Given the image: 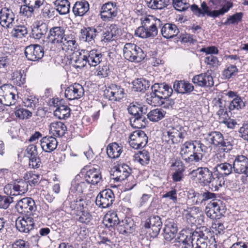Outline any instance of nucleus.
I'll return each instance as SVG.
<instances>
[{
    "label": "nucleus",
    "mask_w": 248,
    "mask_h": 248,
    "mask_svg": "<svg viewBox=\"0 0 248 248\" xmlns=\"http://www.w3.org/2000/svg\"><path fill=\"white\" fill-rule=\"evenodd\" d=\"M208 147L198 140L186 141L181 148L180 155L182 159L187 164H191L201 160L203 153L207 152Z\"/></svg>",
    "instance_id": "1"
},
{
    "label": "nucleus",
    "mask_w": 248,
    "mask_h": 248,
    "mask_svg": "<svg viewBox=\"0 0 248 248\" xmlns=\"http://www.w3.org/2000/svg\"><path fill=\"white\" fill-rule=\"evenodd\" d=\"M128 113L132 115L130 118V123L135 128H145L148 123L145 114L147 113V108L137 102L131 103L127 108Z\"/></svg>",
    "instance_id": "2"
},
{
    "label": "nucleus",
    "mask_w": 248,
    "mask_h": 248,
    "mask_svg": "<svg viewBox=\"0 0 248 248\" xmlns=\"http://www.w3.org/2000/svg\"><path fill=\"white\" fill-rule=\"evenodd\" d=\"M204 140L210 145L217 147L220 153H228L232 148V145L228 139H224L219 131H212L203 135Z\"/></svg>",
    "instance_id": "3"
},
{
    "label": "nucleus",
    "mask_w": 248,
    "mask_h": 248,
    "mask_svg": "<svg viewBox=\"0 0 248 248\" xmlns=\"http://www.w3.org/2000/svg\"><path fill=\"white\" fill-rule=\"evenodd\" d=\"M164 138L169 143L172 144L182 142L187 135L185 127L176 124L167 127L164 132Z\"/></svg>",
    "instance_id": "4"
},
{
    "label": "nucleus",
    "mask_w": 248,
    "mask_h": 248,
    "mask_svg": "<svg viewBox=\"0 0 248 248\" xmlns=\"http://www.w3.org/2000/svg\"><path fill=\"white\" fill-rule=\"evenodd\" d=\"M152 92L147 96V101L150 103H156V100L163 99L164 97H170L173 93L171 86L163 82L155 83L151 86ZM158 102H157V103Z\"/></svg>",
    "instance_id": "5"
},
{
    "label": "nucleus",
    "mask_w": 248,
    "mask_h": 248,
    "mask_svg": "<svg viewBox=\"0 0 248 248\" xmlns=\"http://www.w3.org/2000/svg\"><path fill=\"white\" fill-rule=\"evenodd\" d=\"M124 58L129 61L140 62L146 56V54L139 46L132 43H126L123 48Z\"/></svg>",
    "instance_id": "6"
},
{
    "label": "nucleus",
    "mask_w": 248,
    "mask_h": 248,
    "mask_svg": "<svg viewBox=\"0 0 248 248\" xmlns=\"http://www.w3.org/2000/svg\"><path fill=\"white\" fill-rule=\"evenodd\" d=\"M18 96L16 89L12 86L4 85L0 87V100L6 106L14 105Z\"/></svg>",
    "instance_id": "7"
},
{
    "label": "nucleus",
    "mask_w": 248,
    "mask_h": 248,
    "mask_svg": "<svg viewBox=\"0 0 248 248\" xmlns=\"http://www.w3.org/2000/svg\"><path fill=\"white\" fill-rule=\"evenodd\" d=\"M17 211L26 216L32 215L37 210L34 201L31 198L26 197L18 201L15 205Z\"/></svg>",
    "instance_id": "8"
},
{
    "label": "nucleus",
    "mask_w": 248,
    "mask_h": 248,
    "mask_svg": "<svg viewBox=\"0 0 248 248\" xmlns=\"http://www.w3.org/2000/svg\"><path fill=\"white\" fill-rule=\"evenodd\" d=\"M115 200L114 194L110 189H104L99 193L96 197L95 203L102 208H106L112 205Z\"/></svg>",
    "instance_id": "9"
},
{
    "label": "nucleus",
    "mask_w": 248,
    "mask_h": 248,
    "mask_svg": "<svg viewBox=\"0 0 248 248\" xmlns=\"http://www.w3.org/2000/svg\"><path fill=\"white\" fill-rule=\"evenodd\" d=\"M143 226L145 229H150L149 232L152 237H156L162 226L161 218L158 216H150L146 219Z\"/></svg>",
    "instance_id": "10"
},
{
    "label": "nucleus",
    "mask_w": 248,
    "mask_h": 248,
    "mask_svg": "<svg viewBox=\"0 0 248 248\" xmlns=\"http://www.w3.org/2000/svg\"><path fill=\"white\" fill-rule=\"evenodd\" d=\"M192 178H197L199 182L204 186L209 185L214 175V170H210L207 167H200L190 172Z\"/></svg>",
    "instance_id": "11"
},
{
    "label": "nucleus",
    "mask_w": 248,
    "mask_h": 248,
    "mask_svg": "<svg viewBox=\"0 0 248 248\" xmlns=\"http://www.w3.org/2000/svg\"><path fill=\"white\" fill-rule=\"evenodd\" d=\"M129 144L134 149L144 147L148 142V137L143 131L137 130L133 132L129 136Z\"/></svg>",
    "instance_id": "12"
},
{
    "label": "nucleus",
    "mask_w": 248,
    "mask_h": 248,
    "mask_svg": "<svg viewBox=\"0 0 248 248\" xmlns=\"http://www.w3.org/2000/svg\"><path fill=\"white\" fill-rule=\"evenodd\" d=\"M117 3L108 2L104 4L100 11V16L105 22L111 21L117 16Z\"/></svg>",
    "instance_id": "13"
},
{
    "label": "nucleus",
    "mask_w": 248,
    "mask_h": 248,
    "mask_svg": "<svg viewBox=\"0 0 248 248\" xmlns=\"http://www.w3.org/2000/svg\"><path fill=\"white\" fill-rule=\"evenodd\" d=\"M24 53L28 60L35 62L43 57L44 51L39 45H31L26 47Z\"/></svg>",
    "instance_id": "14"
},
{
    "label": "nucleus",
    "mask_w": 248,
    "mask_h": 248,
    "mask_svg": "<svg viewBox=\"0 0 248 248\" xmlns=\"http://www.w3.org/2000/svg\"><path fill=\"white\" fill-rule=\"evenodd\" d=\"M15 23V16L13 11L7 7L0 10V24L4 28H10Z\"/></svg>",
    "instance_id": "15"
},
{
    "label": "nucleus",
    "mask_w": 248,
    "mask_h": 248,
    "mask_svg": "<svg viewBox=\"0 0 248 248\" xmlns=\"http://www.w3.org/2000/svg\"><path fill=\"white\" fill-rule=\"evenodd\" d=\"M9 189H11L10 193L11 196L24 194L28 190V182L25 179H21L19 181H16L13 184H8L5 186L4 188L5 193H7L6 190Z\"/></svg>",
    "instance_id": "16"
},
{
    "label": "nucleus",
    "mask_w": 248,
    "mask_h": 248,
    "mask_svg": "<svg viewBox=\"0 0 248 248\" xmlns=\"http://www.w3.org/2000/svg\"><path fill=\"white\" fill-rule=\"evenodd\" d=\"M84 90L81 85L75 83L65 90V97L69 100L78 99L83 96Z\"/></svg>",
    "instance_id": "17"
},
{
    "label": "nucleus",
    "mask_w": 248,
    "mask_h": 248,
    "mask_svg": "<svg viewBox=\"0 0 248 248\" xmlns=\"http://www.w3.org/2000/svg\"><path fill=\"white\" fill-rule=\"evenodd\" d=\"M106 97L112 101H119L124 97V89L120 86L111 84L105 91Z\"/></svg>",
    "instance_id": "18"
},
{
    "label": "nucleus",
    "mask_w": 248,
    "mask_h": 248,
    "mask_svg": "<svg viewBox=\"0 0 248 248\" xmlns=\"http://www.w3.org/2000/svg\"><path fill=\"white\" fill-rule=\"evenodd\" d=\"M233 172L243 174L248 170V158L244 155H237L232 162Z\"/></svg>",
    "instance_id": "19"
},
{
    "label": "nucleus",
    "mask_w": 248,
    "mask_h": 248,
    "mask_svg": "<svg viewBox=\"0 0 248 248\" xmlns=\"http://www.w3.org/2000/svg\"><path fill=\"white\" fill-rule=\"evenodd\" d=\"M100 32L93 27H84L80 30L79 37L80 41L93 44Z\"/></svg>",
    "instance_id": "20"
},
{
    "label": "nucleus",
    "mask_w": 248,
    "mask_h": 248,
    "mask_svg": "<svg viewBox=\"0 0 248 248\" xmlns=\"http://www.w3.org/2000/svg\"><path fill=\"white\" fill-rule=\"evenodd\" d=\"M192 81L196 86L201 87H211L214 85L213 77L206 73L194 76Z\"/></svg>",
    "instance_id": "21"
},
{
    "label": "nucleus",
    "mask_w": 248,
    "mask_h": 248,
    "mask_svg": "<svg viewBox=\"0 0 248 248\" xmlns=\"http://www.w3.org/2000/svg\"><path fill=\"white\" fill-rule=\"evenodd\" d=\"M112 175L115 176L114 179L116 181H122L130 177L132 170L130 168L125 164L119 165L114 167Z\"/></svg>",
    "instance_id": "22"
},
{
    "label": "nucleus",
    "mask_w": 248,
    "mask_h": 248,
    "mask_svg": "<svg viewBox=\"0 0 248 248\" xmlns=\"http://www.w3.org/2000/svg\"><path fill=\"white\" fill-rule=\"evenodd\" d=\"M18 218L16 222V227L19 232L28 233L33 229L34 227V219L30 217H22L21 219Z\"/></svg>",
    "instance_id": "23"
},
{
    "label": "nucleus",
    "mask_w": 248,
    "mask_h": 248,
    "mask_svg": "<svg viewBox=\"0 0 248 248\" xmlns=\"http://www.w3.org/2000/svg\"><path fill=\"white\" fill-rule=\"evenodd\" d=\"M84 178L88 185H95L99 183L102 179V175L98 166L87 170Z\"/></svg>",
    "instance_id": "24"
},
{
    "label": "nucleus",
    "mask_w": 248,
    "mask_h": 248,
    "mask_svg": "<svg viewBox=\"0 0 248 248\" xmlns=\"http://www.w3.org/2000/svg\"><path fill=\"white\" fill-rule=\"evenodd\" d=\"M136 225L134 220L129 217H125L119 224L117 230L123 234H130L135 230Z\"/></svg>",
    "instance_id": "25"
},
{
    "label": "nucleus",
    "mask_w": 248,
    "mask_h": 248,
    "mask_svg": "<svg viewBox=\"0 0 248 248\" xmlns=\"http://www.w3.org/2000/svg\"><path fill=\"white\" fill-rule=\"evenodd\" d=\"M65 31L62 27H54L49 30L48 39L52 44H61L64 36Z\"/></svg>",
    "instance_id": "26"
},
{
    "label": "nucleus",
    "mask_w": 248,
    "mask_h": 248,
    "mask_svg": "<svg viewBox=\"0 0 248 248\" xmlns=\"http://www.w3.org/2000/svg\"><path fill=\"white\" fill-rule=\"evenodd\" d=\"M201 8L202 9L199 8V6L195 4H193L190 6L191 11L196 16L199 17L201 15L203 16L205 15H206L208 16L215 18V10L212 11L210 10L209 6H207L205 2L203 1L202 3Z\"/></svg>",
    "instance_id": "27"
},
{
    "label": "nucleus",
    "mask_w": 248,
    "mask_h": 248,
    "mask_svg": "<svg viewBox=\"0 0 248 248\" xmlns=\"http://www.w3.org/2000/svg\"><path fill=\"white\" fill-rule=\"evenodd\" d=\"M86 53L88 64L90 66H96L102 61L103 55L100 50L97 49H92L90 51L84 50Z\"/></svg>",
    "instance_id": "28"
},
{
    "label": "nucleus",
    "mask_w": 248,
    "mask_h": 248,
    "mask_svg": "<svg viewBox=\"0 0 248 248\" xmlns=\"http://www.w3.org/2000/svg\"><path fill=\"white\" fill-rule=\"evenodd\" d=\"M173 87L175 92L181 94L189 93L194 90L191 83L185 80H175Z\"/></svg>",
    "instance_id": "29"
},
{
    "label": "nucleus",
    "mask_w": 248,
    "mask_h": 248,
    "mask_svg": "<svg viewBox=\"0 0 248 248\" xmlns=\"http://www.w3.org/2000/svg\"><path fill=\"white\" fill-rule=\"evenodd\" d=\"M161 28V34L163 37L168 39L176 36L179 33V29L174 24L166 23L162 24Z\"/></svg>",
    "instance_id": "30"
},
{
    "label": "nucleus",
    "mask_w": 248,
    "mask_h": 248,
    "mask_svg": "<svg viewBox=\"0 0 248 248\" xmlns=\"http://www.w3.org/2000/svg\"><path fill=\"white\" fill-rule=\"evenodd\" d=\"M57 143L56 139L52 136L43 137L40 141L41 148L46 152L54 151L57 146Z\"/></svg>",
    "instance_id": "31"
},
{
    "label": "nucleus",
    "mask_w": 248,
    "mask_h": 248,
    "mask_svg": "<svg viewBox=\"0 0 248 248\" xmlns=\"http://www.w3.org/2000/svg\"><path fill=\"white\" fill-rule=\"evenodd\" d=\"M194 238H192V248H217V245L215 236H211L208 241H203L202 239H196L195 242Z\"/></svg>",
    "instance_id": "32"
},
{
    "label": "nucleus",
    "mask_w": 248,
    "mask_h": 248,
    "mask_svg": "<svg viewBox=\"0 0 248 248\" xmlns=\"http://www.w3.org/2000/svg\"><path fill=\"white\" fill-rule=\"evenodd\" d=\"M232 164L225 162L217 164L214 168V171L223 177H227L233 172Z\"/></svg>",
    "instance_id": "33"
},
{
    "label": "nucleus",
    "mask_w": 248,
    "mask_h": 248,
    "mask_svg": "<svg viewBox=\"0 0 248 248\" xmlns=\"http://www.w3.org/2000/svg\"><path fill=\"white\" fill-rule=\"evenodd\" d=\"M48 30V25L47 24L38 22L36 26L32 29L31 36L35 39H40L43 38Z\"/></svg>",
    "instance_id": "34"
},
{
    "label": "nucleus",
    "mask_w": 248,
    "mask_h": 248,
    "mask_svg": "<svg viewBox=\"0 0 248 248\" xmlns=\"http://www.w3.org/2000/svg\"><path fill=\"white\" fill-rule=\"evenodd\" d=\"M70 199V196H68L65 203L66 204H67V203L69 204V207L72 210L80 211L87 208V202L85 199L78 197L74 199V200L71 202L69 201Z\"/></svg>",
    "instance_id": "35"
},
{
    "label": "nucleus",
    "mask_w": 248,
    "mask_h": 248,
    "mask_svg": "<svg viewBox=\"0 0 248 248\" xmlns=\"http://www.w3.org/2000/svg\"><path fill=\"white\" fill-rule=\"evenodd\" d=\"M89 10V4L85 0L77 1L73 7V12L75 16H83Z\"/></svg>",
    "instance_id": "36"
},
{
    "label": "nucleus",
    "mask_w": 248,
    "mask_h": 248,
    "mask_svg": "<svg viewBox=\"0 0 248 248\" xmlns=\"http://www.w3.org/2000/svg\"><path fill=\"white\" fill-rule=\"evenodd\" d=\"M120 222L121 221L115 212L107 214L103 220V223L107 228H111L116 226L117 228Z\"/></svg>",
    "instance_id": "37"
},
{
    "label": "nucleus",
    "mask_w": 248,
    "mask_h": 248,
    "mask_svg": "<svg viewBox=\"0 0 248 248\" xmlns=\"http://www.w3.org/2000/svg\"><path fill=\"white\" fill-rule=\"evenodd\" d=\"M133 88L134 91L144 92L151 86L150 81L144 78H138L132 82Z\"/></svg>",
    "instance_id": "38"
},
{
    "label": "nucleus",
    "mask_w": 248,
    "mask_h": 248,
    "mask_svg": "<svg viewBox=\"0 0 248 248\" xmlns=\"http://www.w3.org/2000/svg\"><path fill=\"white\" fill-rule=\"evenodd\" d=\"M214 172V175L213 176V179L209 183V188L213 191H218L220 187L225 185V181L224 177L218 175L215 171Z\"/></svg>",
    "instance_id": "39"
},
{
    "label": "nucleus",
    "mask_w": 248,
    "mask_h": 248,
    "mask_svg": "<svg viewBox=\"0 0 248 248\" xmlns=\"http://www.w3.org/2000/svg\"><path fill=\"white\" fill-rule=\"evenodd\" d=\"M123 152V147L116 142L109 144L107 148V154L110 158L119 157Z\"/></svg>",
    "instance_id": "40"
},
{
    "label": "nucleus",
    "mask_w": 248,
    "mask_h": 248,
    "mask_svg": "<svg viewBox=\"0 0 248 248\" xmlns=\"http://www.w3.org/2000/svg\"><path fill=\"white\" fill-rule=\"evenodd\" d=\"M50 129L54 136L61 137L64 135L67 127L64 123L56 121L51 123Z\"/></svg>",
    "instance_id": "41"
},
{
    "label": "nucleus",
    "mask_w": 248,
    "mask_h": 248,
    "mask_svg": "<svg viewBox=\"0 0 248 248\" xmlns=\"http://www.w3.org/2000/svg\"><path fill=\"white\" fill-rule=\"evenodd\" d=\"M147 5L152 9L161 10L169 6L172 7L170 0H150L147 2Z\"/></svg>",
    "instance_id": "42"
},
{
    "label": "nucleus",
    "mask_w": 248,
    "mask_h": 248,
    "mask_svg": "<svg viewBox=\"0 0 248 248\" xmlns=\"http://www.w3.org/2000/svg\"><path fill=\"white\" fill-rule=\"evenodd\" d=\"M166 114V112L162 109L155 108L148 113L147 116L150 121L157 122L164 118Z\"/></svg>",
    "instance_id": "43"
},
{
    "label": "nucleus",
    "mask_w": 248,
    "mask_h": 248,
    "mask_svg": "<svg viewBox=\"0 0 248 248\" xmlns=\"http://www.w3.org/2000/svg\"><path fill=\"white\" fill-rule=\"evenodd\" d=\"M54 4L60 15H65L69 13L70 4L68 0H56Z\"/></svg>",
    "instance_id": "44"
},
{
    "label": "nucleus",
    "mask_w": 248,
    "mask_h": 248,
    "mask_svg": "<svg viewBox=\"0 0 248 248\" xmlns=\"http://www.w3.org/2000/svg\"><path fill=\"white\" fill-rule=\"evenodd\" d=\"M70 108L66 105H60L54 111V115L59 119H66L70 117Z\"/></svg>",
    "instance_id": "45"
},
{
    "label": "nucleus",
    "mask_w": 248,
    "mask_h": 248,
    "mask_svg": "<svg viewBox=\"0 0 248 248\" xmlns=\"http://www.w3.org/2000/svg\"><path fill=\"white\" fill-rule=\"evenodd\" d=\"M84 50H81V51L79 53V55L76 56L75 59L73 58V61L76 63L75 67L76 68H83L87 63L88 64L87 54L84 52Z\"/></svg>",
    "instance_id": "46"
},
{
    "label": "nucleus",
    "mask_w": 248,
    "mask_h": 248,
    "mask_svg": "<svg viewBox=\"0 0 248 248\" xmlns=\"http://www.w3.org/2000/svg\"><path fill=\"white\" fill-rule=\"evenodd\" d=\"M156 103H150L149 104L154 106H161L162 108H172L174 105V101L173 99L170 98V97H164L163 99H159L156 100Z\"/></svg>",
    "instance_id": "47"
},
{
    "label": "nucleus",
    "mask_w": 248,
    "mask_h": 248,
    "mask_svg": "<svg viewBox=\"0 0 248 248\" xmlns=\"http://www.w3.org/2000/svg\"><path fill=\"white\" fill-rule=\"evenodd\" d=\"M210 202L212 204V207L216 212V214L217 215V218H219L221 216H223L225 213V209L222 202L220 200H212Z\"/></svg>",
    "instance_id": "48"
},
{
    "label": "nucleus",
    "mask_w": 248,
    "mask_h": 248,
    "mask_svg": "<svg viewBox=\"0 0 248 248\" xmlns=\"http://www.w3.org/2000/svg\"><path fill=\"white\" fill-rule=\"evenodd\" d=\"M245 107V103L240 96H236L230 102L229 109L230 111L233 110H239Z\"/></svg>",
    "instance_id": "49"
},
{
    "label": "nucleus",
    "mask_w": 248,
    "mask_h": 248,
    "mask_svg": "<svg viewBox=\"0 0 248 248\" xmlns=\"http://www.w3.org/2000/svg\"><path fill=\"white\" fill-rule=\"evenodd\" d=\"M243 16V13H236L232 16H229L226 20L223 23V24L227 26L230 24H238L242 21Z\"/></svg>",
    "instance_id": "50"
},
{
    "label": "nucleus",
    "mask_w": 248,
    "mask_h": 248,
    "mask_svg": "<svg viewBox=\"0 0 248 248\" xmlns=\"http://www.w3.org/2000/svg\"><path fill=\"white\" fill-rule=\"evenodd\" d=\"M24 178L31 186H35L40 181V176L31 171L26 173Z\"/></svg>",
    "instance_id": "51"
},
{
    "label": "nucleus",
    "mask_w": 248,
    "mask_h": 248,
    "mask_svg": "<svg viewBox=\"0 0 248 248\" xmlns=\"http://www.w3.org/2000/svg\"><path fill=\"white\" fill-rule=\"evenodd\" d=\"M139 156L136 157L137 159L142 165L148 164L150 160V154L146 150H142L139 152Z\"/></svg>",
    "instance_id": "52"
},
{
    "label": "nucleus",
    "mask_w": 248,
    "mask_h": 248,
    "mask_svg": "<svg viewBox=\"0 0 248 248\" xmlns=\"http://www.w3.org/2000/svg\"><path fill=\"white\" fill-rule=\"evenodd\" d=\"M28 33L27 28L24 26H17L12 31V35L16 38H22Z\"/></svg>",
    "instance_id": "53"
},
{
    "label": "nucleus",
    "mask_w": 248,
    "mask_h": 248,
    "mask_svg": "<svg viewBox=\"0 0 248 248\" xmlns=\"http://www.w3.org/2000/svg\"><path fill=\"white\" fill-rule=\"evenodd\" d=\"M88 185L86 181H81L79 183L75 182L72 184L70 191L71 192L76 191L78 193H82L87 188Z\"/></svg>",
    "instance_id": "54"
},
{
    "label": "nucleus",
    "mask_w": 248,
    "mask_h": 248,
    "mask_svg": "<svg viewBox=\"0 0 248 248\" xmlns=\"http://www.w3.org/2000/svg\"><path fill=\"white\" fill-rule=\"evenodd\" d=\"M36 8L31 5L25 4L20 6V14L27 17H31L34 13V11Z\"/></svg>",
    "instance_id": "55"
},
{
    "label": "nucleus",
    "mask_w": 248,
    "mask_h": 248,
    "mask_svg": "<svg viewBox=\"0 0 248 248\" xmlns=\"http://www.w3.org/2000/svg\"><path fill=\"white\" fill-rule=\"evenodd\" d=\"M43 6L41 9V15L43 17L46 19L52 17L54 16V12H55L51 5L46 3L42 5Z\"/></svg>",
    "instance_id": "56"
},
{
    "label": "nucleus",
    "mask_w": 248,
    "mask_h": 248,
    "mask_svg": "<svg viewBox=\"0 0 248 248\" xmlns=\"http://www.w3.org/2000/svg\"><path fill=\"white\" fill-rule=\"evenodd\" d=\"M225 3L224 4H222V5L220 6L221 8L219 10H215V18L220 16H223L233 7V3L232 2L226 1Z\"/></svg>",
    "instance_id": "57"
},
{
    "label": "nucleus",
    "mask_w": 248,
    "mask_h": 248,
    "mask_svg": "<svg viewBox=\"0 0 248 248\" xmlns=\"http://www.w3.org/2000/svg\"><path fill=\"white\" fill-rule=\"evenodd\" d=\"M172 6L177 11H185L189 7V4L184 0H172Z\"/></svg>",
    "instance_id": "58"
},
{
    "label": "nucleus",
    "mask_w": 248,
    "mask_h": 248,
    "mask_svg": "<svg viewBox=\"0 0 248 248\" xmlns=\"http://www.w3.org/2000/svg\"><path fill=\"white\" fill-rule=\"evenodd\" d=\"M11 59L9 53L2 54L0 56V70H6L8 67Z\"/></svg>",
    "instance_id": "59"
},
{
    "label": "nucleus",
    "mask_w": 248,
    "mask_h": 248,
    "mask_svg": "<svg viewBox=\"0 0 248 248\" xmlns=\"http://www.w3.org/2000/svg\"><path fill=\"white\" fill-rule=\"evenodd\" d=\"M202 230L201 231H196L192 236V238H194L195 240L196 239L195 237H197L196 239H202L203 241H208L209 239H208L207 234L209 235V233L210 232H208L207 229L204 227H202Z\"/></svg>",
    "instance_id": "60"
},
{
    "label": "nucleus",
    "mask_w": 248,
    "mask_h": 248,
    "mask_svg": "<svg viewBox=\"0 0 248 248\" xmlns=\"http://www.w3.org/2000/svg\"><path fill=\"white\" fill-rule=\"evenodd\" d=\"M81 214L79 215L77 220L82 223L88 224L92 220V216L90 213L85 209L80 211Z\"/></svg>",
    "instance_id": "61"
},
{
    "label": "nucleus",
    "mask_w": 248,
    "mask_h": 248,
    "mask_svg": "<svg viewBox=\"0 0 248 248\" xmlns=\"http://www.w3.org/2000/svg\"><path fill=\"white\" fill-rule=\"evenodd\" d=\"M13 202V198L11 196L0 195V208H8Z\"/></svg>",
    "instance_id": "62"
},
{
    "label": "nucleus",
    "mask_w": 248,
    "mask_h": 248,
    "mask_svg": "<svg viewBox=\"0 0 248 248\" xmlns=\"http://www.w3.org/2000/svg\"><path fill=\"white\" fill-rule=\"evenodd\" d=\"M15 115L20 119H27L32 116V112L24 108H20L15 111Z\"/></svg>",
    "instance_id": "63"
},
{
    "label": "nucleus",
    "mask_w": 248,
    "mask_h": 248,
    "mask_svg": "<svg viewBox=\"0 0 248 248\" xmlns=\"http://www.w3.org/2000/svg\"><path fill=\"white\" fill-rule=\"evenodd\" d=\"M135 35L142 38H150L147 26L141 25L138 28L135 32Z\"/></svg>",
    "instance_id": "64"
}]
</instances>
